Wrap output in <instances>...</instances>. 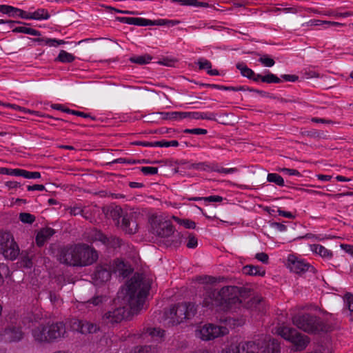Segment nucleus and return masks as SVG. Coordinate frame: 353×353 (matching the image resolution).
Listing matches in <instances>:
<instances>
[{
	"instance_id": "nucleus-1",
	"label": "nucleus",
	"mask_w": 353,
	"mask_h": 353,
	"mask_svg": "<svg viewBox=\"0 0 353 353\" xmlns=\"http://www.w3.org/2000/svg\"><path fill=\"white\" fill-rule=\"evenodd\" d=\"M150 288V281L137 274L128 281L125 287L119 292L115 305H120L112 308L104 314L103 319L106 323H118L125 316L126 311L136 313L143 307L145 298Z\"/></svg>"
},
{
	"instance_id": "nucleus-2",
	"label": "nucleus",
	"mask_w": 353,
	"mask_h": 353,
	"mask_svg": "<svg viewBox=\"0 0 353 353\" xmlns=\"http://www.w3.org/2000/svg\"><path fill=\"white\" fill-rule=\"evenodd\" d=\"M239 290L234 286L223 288L220 292H208L204 298L203 305L205 306L220 305L224 310H232L233 305H239L241 302L239 299Z\"/></svg>"
},
{
	"instance_id": "nucleus-3",
	"label": "nucleus",
	"mask_w": 353,
	"mask_h": 353,
	"mask_svg": "<svg viewBox=\"0 0 353 353\" xmlns=\"http://www.w3.org/2000/svg\"><path fill=\"white\" fill-rule=\"evenodd\" d=\"M257 340L239 344H231L223 350V353H280L279 345L275 340Z\"/></svg>"
},
{
	"instance_id": "nucleus-4",
	"label": "nucleus",
	"mask_w": 353,
	"mask_h": 353,
	"mask_svg": "<svg viewBox=\"0 0 353 353\" xmlns=\"http://www.w3.org/2000/svg\"><path fill=\"white\" fill-rule=\"evenodd\" d=\"M65 327L63 323L52 325H38L32 330V335L38 343H50L64 336Z\"/></svg>"
},
{
	"instance_id": "nucleus-5",
	"label": "nucleus",
	"mask_w": 353,
	"mask_h": 353,
	"mask_svg": "<svg viewBox=\"0 0 353 353\" xmlns=\"http://www.w3.org/2000/svg\"><path fill=\"white\" fill-rule=\"evenodd\" d=\"M196 312L194 305L192 303H181L170 308L165 313V323L168 325H175L186 319L192 318Z\"/></svg>"
},
{
	"instance_id": "nucleus-6",
	"label": "nucleus",
	"mask_w": 353,
	"mask_h": 353,
	"mask_svg": "<svg viewBox=\"0 0 353 353\" xmlns=\"http://www.w3.org/2000/svg\"><path fill=\"white\" fill-rule=\"evenodd\" d=\"M292 322L300 330L308 333H319L323 331L321 320L309 314L297 315L293 317Z\"/></svg>"
},
{
	"instance_id": "nucleus-7",
	"label": "nucleus",
	"mask_w": 353,
	"mask_h": 353,
	"mask_svg": "<svg viewBox=\"0 0 353 353\" xmlns=\"http://www.w3.org/2000/svg\"><path fill=\"white\" fill-rule=\"evenodd\" d=\"M0 252L6 259L14 260L19 254V248L12 234H0Z\"/></svg>"
},
{
	"instance_id": "nucleus-8",
	"label": "nucleus",
	"mask_w": 353,
	"mask_h": 353,
	"mask_svg": "<svg viewBox=\"0 0 353 353\" xmlns=\"http://www.w3.org/2000/svg\"><path fill=\"white\" fill-rule=\"evenodd\" d=\"M276 333L284 339L293 343L298 350L304 349L309 343L307 336L299 334L296 330L289 327H279L276 330Z\"/></svg>"
},
{
	"instance_id": "nucleus-9",
	"label": "nucleus",
	"mask_w": 353,
	"mask_h": 353,
	"mask_svg": "<svg viewBox=\"0 0 353 353\" xmlns=\"http://www.w3.org/2000/svg\"><path fill=\"white\" fill-rule=\"evenodd\" d=\"M228 332L229 330L226 327L205 324L198 327L195 334L196 337L203 341H209L225 335Z\"/></svg>"
},
{
	"instance_id": "nucleus-10",
	"label": "nucleus",
	"mask_w": 353,
	"mask_h": 353,
	"mask_svg": "<svg viewBox=\"0 0 353 353\" xmlns=\"http://www.w3.org/2000/svg\"><path fill=\"white\" fill-rule=\"evenodd\" d=\"M77 248L78 266L91 265L98 259V254L96 250L88 245H78Z\"/></svg>"
},
{
	"instance_id": "nucleus-11",
	"label": "nucleus",
	"mask_w": 353,
	"mask_h": 353,
	"mask_svg": "<svg viewBox=\"0 0 353 353\" xmlns=\"http://www.w3.org/2000/svg\"><path fill=\"white\" fill-rule=\"evenodd\" d=\"M288 268L291 272L301 274L307 271L310 265L303 259H299L294 255H290L288 258Z\"/></svg>"
},
{
	"instance_id": "nucleus-12",
	"label": "nucleus",
	"mask_w": 353,
	"mask_h": 353,
	"mask_svg": "<svg viewBox=\"0 0 353 353\" xmlns=\"http://www.w3.org/2000/svg\"><path fill=\"white\" fill-rule=\"evenodd\" d=\"M59 259L63 263L78 266L77 245L63 249L59 255Z\"/></svg>"
},
{
	"instance_id": "nucleus-13",
	"label": "nucleus",
	"mask_w": 353,
	"mask_h": 353,
	"mask_svg": "<svg viewBox=\"0 0 353 353\" xmlns=\"http://www.w3.org/2000/svg\"><path fill=\"white\" fill-rule=\"evenodd\" d=\"M71 327L73 330L84 334L95 332L98 329V327L95 324L77 319H74L72 321Z\"/></svg>"
},
{
	"instance_id": "nucleus-14",
	"label": "nucleus",
	"mask_w": 353,
	"mask_h": 353,
	"mask_svg": "<svg viewBox=\"0 0 353 353\" xmlns=\"http://www.w3.org/2000/svg\"><path fill=\"white\" fill-rule=\"evenodd\" d=\"M152 228L154 232L162 237L169 236L173 233L172 225L166 221L161 222L160 219L152 223Z\"/></svg>"
},
{
	"instance_id": "nucleus-15",
	"label": "nucleus",
	"mask_w": 353,
	"mask_h": 353,
	"mask_svg": "<svg viewBox=\"0 0 353 353\" xmlns=\"http://www.w3.org/2000/svg\"><path fill=\"white\" fill-rule=\"evenodd\" d=\"M165 118L172 121H181L186 118L199 119L198 112H170L165 113Z\"/></svg>"
},
{
	"instance_id": "nucleus-16",
	"label": "nucleus",
	"mask_w": 353,
	"mask_h": 353,
	"mask_svg": "<svg viewBox=\"0 0 353 353\" xmlns=\"http://www.w3.org/2000/svg\"><path fill=\"white\" fill-rule=\"evenodd\" d=\"M121 227L126 233L132 234L137 231L138 225L133 219V216L130 215L123 217Z\"/></svg>"
},
{
	"instance_id": "nucleus-17",
	"label": "nucleus",
	"mask_w": 353,
	"mask_h": 353,
	"mask_svg": "<svg viewBox=\"0 0 353 353\" xmlns=\"http://www.w3.org/2000/svg\"><path fill=\"white\" fill-rule=\"evenodd\" d=\"M310 250L315 254L320 256L324 259L329 260L332 258V252L319 244L310 245Z\"/></svg>"
},
{
	"instance_id": "nucleus-18",
	"label": "nucleus",
	"mask_w": 353,
	"mask_h": 353,
	"mask_svg": "<svg viewBox=\"0 0 353 353\" xmlns=\"http://www.w3.org/2000/svg\"><path fill=\"white\" fill-rule=\"evenodd\" d=\"M50 18L48 10L41 8L32 12L25 11L23 19L46 20Z\"/></svg>"
},
{
	"instance_id": "nucleus-19",
	"label": "nucleus",
	"mask_w": 353,
	"mask_h": 353,
	"mask_svg": "<svg viewBox=\"0 0 353 353\" xmlns=\"http://www.w3.org/2000/svg\"><path fill=\"white\" fill-rule=\"evenodd\" d=\"M0 12L10 17H19L23 19L25 12L23 10L8 5H0Z\"/></svg>"
},
{
	"instance_id": "nucleus-20",
	"label": "nucleus",
	"mask_w": 353,
	"mask_h": 353,
	"mask_svg": "<svg viewBox=\"0 0 353 353\" xmlns=\"http://www.w3.org/2000/svg\"><path fill=\"white\" fill-rule=\"evenodd\" d=\"M54 234V230L50 228L41 229L37 234L36 242L39 246H42Z\"/></svg>"
},
{
	"instance_id": "nucleus-21",
	"label": "nucleus",
	"mask_w": 353,
	"mask_h": 353,
	"mask_svg": "<svg viewBox=\"0 0 353 353\" xmlns=\"http://www.w3.org/2000/svg\"><path fill=\"white\" fill-rule=\"evenodd\" d=\"M110 272L106 268H99L94 274V280L97 285L106 282L110 279Z\"/></svg>"
},
{
	"instance_id": "nucleus-22",
	"label": "nucleus",
	"mask_w": 353,
	"mask_h": 353,
	"mask_svg": "<svg viewBox=\"0 0 353 353\" xmlns=\"http://www.w3.org/2000/svg\"><path fill=\"white\" fill-rule=\"evenodd\" d=\"M4 336L9 341H18L23 338V333L19 328L7 329L5 330Z\"/></svg>"
},
{
	"instance_id": "nucleus-23",
	"label": "nucleus",
	"mask_w": 353,
	"mask_h": 353,
	"mask_svg": "<svg viewBox=\"0 0 353 353\" xmlns=\"http://www.w3.org/2000/svg\"><path fill=\"white\" fill-rule=\"evenodd\" d=\"M119 21L130 24V25H135L139 26H148V19L145 18H139V17H119L118 18Z\"/></svg>"
},
{
	"instance_id": "nucleus-24",
	"label": "nucleus",
	"mask_w": 353,
	"mask_h": 353,
	"mask_svg": "<svg viewBox=\"0 0 353 353\" xmlns=\"http://www.w3.org/2000/svg\"><path fill=\"white\" fill-rule=\"evenodd\" d=\"M112 270L116 273L118 272L119 275L125 277L130 273L132 269L123 261H117L114 262V266Z\"/></svg>"
},
{
	"instance_id": "nucleus-25",
	"label": "nucleus",
	"mask_w": 353,
	"mask_h": 353,
	"mask_svg": "<svg viewBox=\"0 0 353 353\" xmlns=\"http://www.w3.org/2000/svg\"><path fill=\"white\" fill-rule=\"evenodd\" d=\"M236 68L241 72V74L248 79L258 81L257 74H255L252 70L248 68L244 63H238Z\"/></svg>"
},
{
	"instance_id": "nucleus-26",
	"label": "nucleus",
	"mask_w": 353,
	"mask_h": 353,
	"mask_svg": "<svg viewBox=\"0 0 353 353\" xmlns=\"http://www.w3.org/2000/svg\"><path fill=\"white\" fill-rule=\"evenodd\" d=\"M197 64L199 65V69L207 70L208 74L212 76L219 75V71L216 69H212V64L208 60L200 59Z\"/></svg>"
},
{
	"instance_id": "nucleus-27",
	"label": "nucleus",
	"mask_w": 353,
	"mask_h": 353,
	"mask_svg": "<svg viewBox=\"0 0 353 353\" xmlns=\"http://www.w3.org/2000/svg\"><path fill=\"white\" fill-rule=\"evenodd\" d=\"M243 273L248 275L261 276L265 275V270L259 266L245 265L243 268Z\"/></svg>"
},
{
	"instance_id": "nucleus-28",
	"label": "nucleus",
	"mask_w": 353,
	"mask_h": 353,
	"mask_svg": "<svg viewBox=\"0 0 353 353\" xmlns=\"http://www.w3.org/2000/svg\"><path fill=\"white\" fill-rule=\"evenodd\" d=\"M309 23L310 24V26H314L325 25L326 26L325 28L341 27L343 26V23H341L339 22L330 21H322V20H318V19H312L309 21Z\"/></svg>"
},
{
	"instance_id": "nucleus-29",
	"label": "nucleus",
	"mask_w": 353,
	"mask_h": 353,
	"mask_svg": "<svg viewBox=\"0 0 353 353\" xmlns=\"http://www.w3.org/2000/svg\"><path fill=\"white\" fill-rule=\"evenodd\" d=\"M88 238L92 241H100L103 244L107 243L108 239L100 231L92 230L89 232Z\"/></svg>"
},
{
	"instance_id": "nucleus-30",
	"label": "nucleus",
	"mask_w": 353,
	"mask_h": 353,
	"mask_svg": "<svg viewBox=\"0 0 353 353\" xmlns=\"http://www.w3.org/2000/svg\"><path fill=\"white\" fill-rule=\"evenodd\" d=\"M16 22L14 21L13 25ZM17 23H19L20 22L17 21ZM11 28L12 29V32H13L24 33V34H30V35H32V36L39 35V31H37L35 29L31 28H27V27H25V26H19V27H14L13 26Z\"/></svg>"
},
{
	"instance_id": "nucleus-31",
	"label": "nucleus",
	"mask_w": 353,
	"mask_h": 353,
	"mask_svg": "<svg viewBox=\"0 0 353 353\" xmlns=\"http://www.w3.org/2000/svg\"><path fill=\"white\" fill-rule=\"evenodd\" d=\"M74 59L75 57L73 54L62 50L55 60L61 63H71Z\"/></svg>"
},
{
	"instance_id": "nucleus-32",
	"label": "nucleus",
	"mask_w": 353,
	"mask_h": 353,
	"mask_svg": "<svg viewBox=\"0 0 353 353\" xmlns=\"http://www.w3.org/2000/svg\"><path fill=\"white\" fill-rule=\"evenodd\" d=\"M152 60V57L149 54H143L140 56H134L130 58V61L132 63H135L138 64H146L150 62Z\"/></svg>"
},
{
	"instance_id": "nucleus-33",
	"label": "nucleus",
	"mask_w": 353,
	"mask_h": 353,
	"mask_svg": "<svg viewBox=\"0 0 353 353\" xmlns=\"http://www.w3.org/2000/svg\"><path fill=\"white\" fill-rule=\"evenodd\" d=\"M214 164H208L205 162L192 164L190 168L194 170L206 172H213Z\"/></svg>"
},
{
	"instance_id": "nucleus-34",
	"label": "nucleus",
	"mask_w": 353,
	"mask_h": 353,
	"mask_svg": "<svg viewBox=\"0 0 353 353\" xmlns=\"http://www.w3.org/2000/svg\"><path fill=\"white\" fill-rule=\"evenodd\" d=\"M267 181L270 183H274L276 185L283 187L285 185L283 179L276 173H270L267 176Z\"/></svg>"
},
{
	"instance_id": "nucleus-35",
	"label": "nucleus",
	"mask_w": 353,
	"mask_h": 353,
	"mask_svg": "<svg viewBox=\"0 0 353 353\" xmlns=\"http://www.w3.org/2000/svg\"><path fill=\"white\" fill-rule=\"evenodd\" d=\"M172 2H176L182 6H192L195 7H208L207 3H201L197 0H172Z\"/></svg>"
},
{
	"instance_id": "nucleus-36",
	"label": "nucleus",
	"mask_w": 353,
	"mask_h": 353,
	"mask_svg": "<svg viewBox=\"0 0 353 353\" xmlns=\"http://www.w3.org/2000/svg\"><path fill=\"white\" fill-rule=\"evenodd\" d=\"M172 219L180 225L183 226L185 228L194 229L196 227V223L190 219H181L177 216H173Z\"/></svg>"
},
{
	"instance_id": "nucleus-37",
	"label": "nucleus",
	"mask_w": 353,
	"mask_h": 353,
	"mask_svg": "<svg viewBox=\"0 0 353 353\" xmlns=\"http://www.w3.org/2000/svg\"><path fill=\"white\" fill-rule=\"evenodd\" d=\"M147 332L155 341L161 340L164 336V331L159 328H149Z\"/></svg>"
},
{
	"instance_id": "nucleus-38",
	"label": "nucleus",
	"mask_w": 353,
	"mask_h": 353,
	"mask_svg": "<svg viewBox=\"0 0 353 353\" xmlns=\"http://www.w3.org/2000/svg\"><path fill=\"white\" fill-rule=\"evenodd\" d=\"M19 219L23 223L27 224H32L36 219L33 214L28 212L20 213L19 215Z\"/></svg>"
},
{
	"instance_id": "nucleus-39",
	"label": "nucleus",
	"mask_w": 353,
	"mask_h": 353,
	"mask_svg": "<svg viewBox=\"0 0 353 353\" xmlns=\"http://www.w3.org/2000/svg\"><path fill=\"white\" fill-rule=\"evenodd\" d=\"M257 77H258V80L261 79L263 82H266L268 83H278L281 82V80L279 79V78H278L276 75H274L273 74H269L265 76H261L260 74H257Z\"/></svg>"
},
{
	"instance_id": "nucleus-40",
	"label": "nucleus",
	"mask_w": 353,
	"mask_h": 353,
	"mask_svg": "<svg viewBox=\"0 0 353 353\" xmlns=\"http://www.w3.org/2000/svg\"><path fill=\"white\" fill-rule=\"evenodd\" d=\"M237 171L236 168H219L216 164L214 165V169L213 172H217L221 174H233Z\"/></svg>"
},
{
	"instance_id": "nucleus-41",
	"label": "nucleus",
	"mask_w": 353,
	"mask_h": 353,
	"mask_svg": "<svg viewBox=\"0 0 353 353\" xmlns=\"http://www.w3.org/2000/svg\"><path fill=\"white\" fill-rule=\"evenodd\" d=\"M259 61L265 67H272L274 65V61L268 55L261 57Z\"/></svg>"
},
{
	"instance_id": "nucleus-42",
	"label": "nucleus",
	"mask_w": 353,
	"mask_h": 353,
	"mask_svg": "<svg viewBox=\"0 0 353 353\" xmlns=\"http://www.w3.org/2000/svg\"><path fill=\"white\" fill-rule=\"evenodd\" d=\"M9 274V269L5 264H0V285L3 283L4 277H6Z\"/></svg>"
},
{
	"instance_id": "nucleus-43",
	"label": "nucleus",
	"mask_w": 353,
	"mask_h": 353,
	"mask_svg": "<svg viewBox=\"0 0 353 353\" xmlns=\"http://www.w3.org/2000/svg\"><path fill=\"white\" fill-rule=\"evenodd\" d=\"M141 171L145 175H154L158 172V168L156 167H141Z\"/></svg>"
},
{
	"instance_id": "nucleus-44",
	"label": "nucleus",
	"mask_w": 353,
	"mask_h": 353,
	"mask_svg": "<svg viewBox=\"0 0 353 353\" xmlns=\"http://www.w3.org/2000/svg\"><path fill=\"white\" fill-rule=\"evenodd\" d=\"M278 171L282 172L290 176H299L300 173L298 170L294 169H290V168H279L277 169Z\"/></svg>"
},
{
	"instance_id": "nucleus-45",
	"label": "nucleus",
	"mask_w": 353,
	"mask_h": 353,
	"mask_svg": "<svg viewBox=\"0 0 353 353\" xmlns=\"http://www.w3.org/2000/svg\"><path fill=\"white\" fill-rule=\"evenodd\" d=\"M17 168L11 169V168H0V174H6V175L17 176Z\"/></svg>"
},
{
	"instance_id": "nucleus-46",
	"label": "nucleus",
	"mask_w": 353,
	"mask_h": 353,
	"mask_svg": "<svg viewBox=\"0 0 353 353\" xmlns=\"http://www.w3.org/2000/svg\"><path fill=\"white\" fill-rule=\"evenodd\" d=\"M198 245L197 239L193 236L190 235L188 239L187 247L188 248H195Z\"/></svg>"
},
{
	"instance_id": "nucleus-47",
	"label": "nucleus",
	"mask_w": 353,
	"mask_h": 353,
	"mask_svg": "<svg viewBox=\"0 0 353 353\" xmlns=\"http://www.w3.org/2000/svg\"><path fill=\"white\" fill-rule=\"evenodd\" d=\"M185 133L194 134H205L207 130L203 128H193V129H185L184 130Z\"/></svg>"
},
{
	"instance_id": "nucleus-48",
	"label": "nucleus",
	"mask_w": 353,
	"mask_h": 353,
	"mask_svg": "<svg viewBox=\"0 0 353 353\" xmlns=\"http://www.w3.org/2000/svg\"><path fill=\"white\" fill-rule=\"evenodd\" d=\"M345 302L348 308L351 312L353 311V295L347 294L345 296Z\"/></svg>"
},
{
	"instance_id": "nucleus-49",
	"label": "nucleus",
	"mask_w": 353,
	"mask_h": 353,
	"mask_svg": "<svg viewBox=\"0 0 353 353\" xmlns=\"http://www.w3.org/2000/svg\"><path fill=\"white\" fill-rule=\"evenodd\" d=\"M5 185L10 190H17V188L21 187L20 183L17 182V181H10L6 182Z\"/></svg>"
},
{
	"instance_id": "nucleus-50",
	"label": "nucleus",
	"mask_w": 353,
	"mask_h": 353,
	"mask_svg": "<svg viewBox=\"0 0 353 353\" xmlns=\"http://www.w3.org/2000/svg\"><path fill=\"white\" fill-rule=\"evenodd\" d=\"M255 258L258 261H259L263 263H267L268 262V259H269L268 254L264 252L257 253L255 256Z\"/></svg>"
},
{
	"instance_id": "nucleus-51",
	"label": "nucleus",
	"mask_w": 353,
	"mask_h": 353,
	"mask_svg": "<svg viewBox=\"0 0 353 353\" xmlns=\"http://www.w3.org/2000/svg\"><path fill=\"white\" fill-rule=\"evenodd\" d=\"M165 19H159L157 20H150L148 19V26H165Z\"/></svg>"
},
{
	"instance_id": "nucleus-52",
	"label": "nucleus",
	"mask_w": 353,
	"mask_h": 353,
	"mask_svg": "<svg viewBox=\"0 0 353 353\" xmlns=\"http://www.w3.org/2000/svg\"><path fill=\"white\" fill-rule=\"evenodd\" d=\"M203 200L209 202H221L223 201V197L218 195H213L203 197Z\"/></svg>"
},
{
	"instance_id": "nucleus-53",
	"label": "nucleus",
	"mask_w": 353,
	"mask_h": 353,
	"mask_svg": "<svg viewBox=\"0 0 353 353\" xmlns=\"http://www.w3.org/2000/svg\"><path fill=\"white\" fill-rule=\"evenodd\" d=\"M42 41L43 44L50 46V47H57V39H43Z\"/></svg>"
},
{
	"instance_id": "nucleus-54",
	"label": "nucleus",
	"mask_w": 353,
	"mask_h": 353,
	"mask_svg": "<svg viewBox=\"0 0 353 353\" xmlns=\"http://www.w3.org/2000/svg\"><path fill=\"white\" fill-rule=\"evenodd\" d=\"M27 189L28 191H43V190H45V187L43 185L37 184L33 185H29L27 187Z\"/></svg>"
},
{
	"instance_id": "nucleus-55",
	"label": "nucleus",
	"mask_w": 353,
	"mask_h": 353,
	"mask_svg": "<svg viewBox=\"0 0 353 353\" xmlns=\"http://www.w3.org/2000/svg\"><path fill=\"white\" fill-rule=\"evenodd\" d=\"M341 248L347 253L353 256V245L348 244H341Z\"/></svg>"
},
{
	"instance_id": "nucleus-56",
	"label": "nucleus",
	"mask_w": 353,
	"mask_h": 353,
	"mask_svg": "<svg viewBox=\"0 0 353 353\" xmlns=\"http://www.w3.org/2000/svg\"><path fill=\"white\" fill-rule=\"evenodd\" d=\"M277 212H278L279 215L282 216L283 217H286V218H289V219L294 218V216L290 212H287V211H284L281 209H279L277 210Z\"/></svg>"
},
{
	"instance_id": "nucleus-57",
	"label": "nucleus",
	"mask_w": 353,
	"mask_h": 353,
	"mask_svg": "<svg viewBox=\"0 0 353 353\" xmlns=\"http://www.w3.org/2000/svg\"><path fill=\"white\" fill-rule=\"evenodd\" d=\"M69 210H70V213L74 216L81 214V212H83L81 208L79 206H74V207L70 208Z\"/></svg>"
},
{
	"instance_id": "nucleus-58",
	"label": "nucleus",
	"mask_w": 353,
	"mask_h": 353,
	"mask_svg": "<svg viewBox=\"0 0 353 353\" xmlns=\"http://www.w3.org/2000/svg\"><path fill=\"white\" fill-rule=\"evenodd\" d=\"M103 301V298L102 296H96L94 297L92 300L89 301L88 303H92L94 305H98L101 303Z\"/></svg>"
},
{
	"instance_id": "nucleus-59",
	"label": "nucleus",
	"mask_w": 353,
	"mask_h": 353,
	"mask_svg": "<svg viewBox=\"0 0 353 353\" xmlns=\"http://www.w3.org/2000/svg\"><path fill=\"white\" fill-rule=\"evenodd\" d=\"M28 175L29 171L17 168V176H23L25 179H28Z\"/></svg>"
},
{
	"instance_id": "nucleus-60",
	"label": "nucleus",
	"mask_w": 353,
	"mask_h": 353,
	"mask_svg": "<svg viewBox=\"0 0 353 353\" xmlns=\"http://www.w3.org/2000/svg\"><path fill=\"white\" fill-rule=\"evenodd\" d=\"M212 87H214V88H217L219 89H221V90H234V91H237V90H242L241 88H233V87H225V86H221V85H211Z\"/></svg>"
},
{
	"instance_id": "nucleus-61",
	"label": "nucleus",
	"mask_w": 353,
	"mask_h": 353,
	"mask_svg": "<svg viewBox=\"0 0 353 353\" xmlns=\"http://www.w3.org/2000/svg\"><path fill=\"white\" fill-rule=\"evenodd\" d=\"M51 107L53 108V109H55V110H61L63 112H68V113H70V111L71 110L68 109V108H64L62 105L61 104H52L51 105Z\"/></svg>"
},
{
	"instance_id": "nucleus-62",
	"label": "nucleus",
	"mask_w": 353,
	"mask_h": 353,
	"mask_svg": "<svg viewBox=\"0 0 353 353\" xmlns=\"http://www.w3.org/2000/svg\"><path fill=\"white\" fill-rule=\"evenodd\" d=\"M318 179L322 181H329L332 179L331 175H327V174H317L316 176Z\"/></svg>"
},
{
	"instance_id": "nucleus-63",
	"label": "nucleus",
	"mask_w": 353,
	"mask_h": 353,
	"mask_svg": "<svg viewBox=\"0 0 353 353\" xmlns=\"http://www.w3.org/2000/svg\"><path fill=\"white\" fill-rule=\"evenodd\" d=\"M282 77L288 81H292L294 82L297 80L298 77L295 75H290V74H284L282 76Z\"/></svg>"
},
{
	"instance_id": "nucleus-64",
	"label": "nucleus",
	"mask_w": 353,
	"mask_h": 353,
	"mask_svg": "<svg viewBox=\"0 0 353 353\" xmlns=\"http://www.w3.org/2000/svg\"><path fill=\"white\" fill-rule=\"evenodd\" d=\"M154 147H169V141H154Z\"/></svg>"
}]
</instances>
